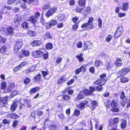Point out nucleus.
Instances as JSON below:
<instances>
[{
	"label": "nucleus",
	"mask_w": 130,
	"mask_h": 130,
	"mask_svg": "<svg viewBox=\"0 0 130 130\" xmlns=\"http://www.w3.org/2000/svg\"><path fill=\"white\" fill-rule=\"evenodd\" d=\"M93 20V17H90L89 18V20L87 23H85L82 24L81 27L83 29H84L91 30L94 28L92 21Z\"/></svg>",
	"instance_id": "nucleus-1"
},
{
	"label": "nucleus",
	"mask_w": 130,
	"mask_h": 130,
	"mask_svg": "<svg viewBox=\"0 0 130 130\" xmlns=\"http://www.w3.org/2000/svg\"><path fill=\"white\" fill-rule=\"evenodd\" d=\"M119 121V118L118 117H115L113 119L109 121V126L112 127L110 130H119L117 128L118 124Z\"/></svg>",
	"instance_id": "nucleus-2"
},
{
	"label": "nucleus",
	"mask_w": 130,
	"mask_h": 130,
	"mask_svg": "<svg viewBox=\"0 0 130 130\" xmlns=\"http://www.w3.org/2000/svg\"><path fill=\"white\" fill-rule=\"evenodd\" d=\"M41 14L39 12H35L34 13V15H31L29 18V20H27V21H29L33 24L34 26H36V24L37 23L38 20L40 17Z\"/></svg>",
	"instance_id": "nucleus-3"
},
{
	"label": "nucleus",
	"mask_w": 130,
	"mask_h": 130,
	"mask_svg": "<svg viewBox=\"0 0 130 130\" xmlns=\"http://www.w3.org/2000/svg\"><path fill=\"white\" fill-rule=\"evenodd\" d=\"M104 81H100V79H98L93 83L94 85H98L95 87V89L96 91L98 92H101L103 89L102 86L105 85Z\"/></svg>",
	"instance_id": "nucleus-4"
},
{
	"label": "nucleus",
	"mask_w": 130,
	"mask_h": 130,
	"mask_svg": "<svg viewBox=\"0 0 130 130\" xmlns=\"http://www.w3.org/2000/svg\"><path fill=\"white\" fill-rule=\"evenodd\" d=\"M85 103L87 106L89 107L92 110H93L97 106L96 101H92L90 99H88L87 101L85 102Z\"/></svg>",
	"instance_id": "nucleus-5"
},
{
	"label": "nucleus",
	"mask_w": 130,
	"mask_h": 130,
	"mask_svg": "<svg viewBox=\"0 0 130 130\" xmlns=\"http://www.w3.org/2000/svg\"><path fill=\"white\" fill-rule=\"evenodd\" d=\"M22 42L20 39L16 41L14 46L13 51L14 53H17L21 49L22 45Z\"/></svg>",
	"instance_id": "nucleus-6"
},
{
	"label": "nucleus",
	"mask_w": 130,
	"mask_h": 130,
	"mask_svg": "<svg viewBox=\"0 0 130 130\" xmlns=\"http://www.w3.org/2000/svg\"><path fill=\"white\" fill-rule=\"evenodd\" d=\"M43 54V51L39 50L33 51L31 53L32 56L34 58H41Z\"/></svg>",
	"instance_id": "nucleus-7"
},
{
	"label": "nucleus",
	"mask_w": 130,
	"mask_h": 130,
	"mask_svg": "<svg viewBox=\"0 0 130 130\" xmlns=\"http://www.w3.org/2000/svg\"><path fill=\"white\" fill-rule=\"evenodd\" d=\"M57 9L56 7H53L50 8L45 14L46 17L47 18H48L50 16H52L56 12Z\"/></svg>",
	"instance_id": "nucleus-8"
},
{
	"label": "nucleus",
	"mask_w": 130,
	"mask_h": 130,
	"mask_svg": "<svg viewBox=\"0 0 130 130\" xmlns=\"http://www.w3.org/2000/svg\"><path fill=\"white\" fill-rule=\"evenodd\" d=\"M120 98L122 101L121 103V105L123 107H124L125 105L127 99L126 98V97L125 96L124 92L123 91L121 92Z\"/></svg>",
	"instance_id": "nucleus-9"
},
{
	"label": "nucleus",
	"mask_w": 130,
	"mask_h": 130,
	"mask_svg": "<svg viewBox=\"0 0 130 130\" xmlns=\"http://www.w3.org/2000/svg\"><path fill=\"white\" fill-rule=\"evenodd\" d=\"M9 98L8 95H6L4 97L0 98V105L1 107L5 106V105L7 103Z\"/></svg>",
	"instance_id": "nucleus-10"
},
{
	"label": "nucleus",
	"mask_w": 130,
	"mask_h": 130,
	"mask_svg": "<svg viewBox=\"0 0 130 130\" xmlns=\"http://www.w3.org/2000/svg\"><path fill=\"white\" fill-rule=\"evenodd\" d=\"M129 72V69L128 68H125L119 71L118 74L119 77H122L125 75Z\"/></svg>",
	"instance_id": "nucleus-11"
},
{
	"label": "nucleus",
	"mask_w": 130,
	"mask_h": 130,
	"mask_svg": "<svg viewBox=\"0 0 130 130\" xmlns=\"http://www.w3.org/2000/svg\"><path fill=\"white\" fill-rule=\"evenodd\" d=\"M58 24V22L56 20H51L49 21L48 23H47L46 25V27L47 29H50L52 26H54Z\"/></svg>",
	"instance_id": "nucleus-12"
},
{
	"label": "nucleus",
	"mask_w": 130,
	"mask_h": 130,
	"mask_svg": "<svg viewBox=\"0 0 130 130\" xmlns=\"http://www.w3.org/2000/svg\"><path fill=\"white\" fill-rule=\"evenodd\" d=\"M22 55L19 54L18 57L20 59L24 57V56L26 57L29 56L30 54V52L28 50H22L21 51Z\"/></svg>",
	"instance_id": "nucleus-13"
},
{
	"label": "nucleus",
	"mask_w": 130,
	"mask_h": 130,
	"mask_svg": "<svg viewBox=\"0 0 130 130\" xmlns=\"http://www.w3.org/2000/svg\"><path fill=\"white\" fill-rule=\"evenodd\" d=\"M91 10V7L88 6L86 7L84 10L82 14L83 16L86 17L90 13Z\"/></svg>",
	"instance_id": "nucleus-14"
},
{
	"label": "nucleus",
	"mask_w": 130,
	"mask_h": 130,
	"mask_svg": "<svg viewBox=\"0 0 130 130\" xmlns=\"http://www.w3.org/2000/svg\"><path fill=\"white\" fill-rule=\"evenodd\" d=\"M5 32L7 35L12 36L14 35L13 29L11 26H9L6 28Z\"/></svg>",
	"instance_id": "nucleus-15"
},
{
	"label": "nucleus",
	"mask_w": 130,
	"mask_h": 130,
	"mask_svg": "<svg viewBox=\"0 0 130 130\" xmlns=\"http://www.w3.org/2000/svg\"><path fill=\"white\" fill-rule=\"evenodd\" d=\"M41 41L39 40H34L30 43V45L33 47H37L40 46L42 44Z\"/></svg>",
	"instance_id": "nucleus-16"
},
{
	"label": "nucleus",
	"mask_w": 130,
	"mask_h": 130,
	"mask_svg": "<svg viewBox=\"0 0 130 130\" xmlns=\"http://www.w3.org/2000/svg\"><path fill=\"white\" fill-rule=\"evenodd\" d=\"M91 43L88 41L84 42V48L83 49V51H86L91 48Z\"/></svg>",
	"instance_id": "nucleus-17"
},
{
	"label": "nucleus",
	"mask_w": 130,
	"mask_h": 130,
	"mask_svg": "<svg viewBox=\"0 0 130 130\" xmlns=\"http://www.w3.org/2000/svg\"><path fill=\"white\" fill-rule=\"evenodd\" d=\"M40 90V88L38 86H36L31 88L29 91V92L30 94H33L36 92L39 91Z\"/></svg>",
	"instance_id": "nucleus-18"
},
{
	"label": "nucleus",
	"mask_w": 130,
	"mask_h": 130,
	"mask_svg": "<svg viewBox=\"0 0 130 130\" xmlns=\"http://www.w3.org/2000/svg\"><path fill=\"white\" fill-rule=\"evenodd\" d=\"M115 65L117 68L121 66L122 64V60L120 58H117L116 60L114 62Z\"/></svg>",
	"instance_id": "nucleus-19"
},
{
	"label": "nucleus",
	"mask_w": 130,
	"mask_h": 130,
	"mask_svg": "<svg viewBox=\"0 0 130 130\" xmlns=\"http://www.w3.org/2000/svg\"><path fill=\"white\" fill-rule=\"evenodd\" d=\"M36 67L34 66H32L25 70L26 73L27 74L29 73H31L34 72L36 70Z\"/></svg>",
	"instance_id": "nucleus-20"
},
{
	"label": "nucleus",
	"mask_w": 130,
	"mask_h": 130,
	"mask_svg": "<svg viewBox=\"0 0 130 130\" xmlns=\"http://www.w3.org/2000/svg\"><path fill=\"white\" fill-rule=\"evenodd\" d=\"M106 74L103 73L102 74L99 76L100 78L98 79H100V81H102L103 80V81H104V82H105V84H106L107 81L108 80L107 78L105 79L104 78L106 77Z\"/></svg>",
	"instance_id": "nucleus-21"
},
{
	"label": "nucleus",
	"mask_w": 130,
	"mask_h": 130,
	"mask_svg": "<svg viewBox=\"0 0 130 130\" xmlns=\"http://www.w3.org/2000/svg\"><path fill=\"white\" fill-rule=\"evenodd\" d=\"M110 100V99H106L104 101V106L107 109L110 108V106L111 104Z\"/></svg>",
	"instance_id": "nucleus-22"
},
{
	"label": "nucleus",
	"mask_w": 130,
	"mask_h": 130,
	"mask_svg": "<svg viewBox=\"0 0 130 130\" xmlns=\"http://www.w3.org/2000/svg\"><path fill=\"white\" fill-rule=\"evenodd\" d=\"M66 75H62L57 81V84H60L63 83L66 80Z\"/></svg>",
	"instance_id": "nucleus-23"
},
{
	"label": "nucleus",
	"mask_w": 130,
	"mask_h": 130,
	"mask_svg": "<svg viewBox=\"0 0 130 130\" xmlns=\"http://www.w3.org/2000/svg\"><path fill=\"white\" fill-rule=\"evenodd\" d=\"M121 121L120 127L121 129H124L126 127L127 121L126 120L124 119H121Z\"/></svg>",
	"instance_id": "nucleus-24"
},
{
	"label": "nucleus",
	"mask_w": 130,
	"mask_h": 130,
	"mask_svg": "<svg viewBox=\"0 0 130 130\" xmlns=\"http://www.w3.org/2000/svg\"><path fill=\"white\" fill-rule=\"evenodd\" d=\"M75 58L78 59L79 62H81L84 60L83 58V54L82 53L77 54L75 56Z\"/></svg>",
	"instance_id": "nucleus-25"
},
{
	"label": "nucleus",
	"mask_w": 130,
	"mask_h": 130,
	"mask_svg": "<svg viewBox=\"0 0 130 130\" xmlns=\"http://www.w3.org/2000/svg\"><path fill=\"white\" fill-rule=\"evenodd\" d=\"M42 78L41 75L39 73L34 77L33 79L34 80L35 82H39L41 81Z\"/></svg>",
	"instance_id": "nucleus-26"
},
{
	"label": "nucleus",
	"mask_w": 130,
	"mask_h": 130,
	"mask_svg": "<svg viewBox=\"0 0 130 130\" xmlns=\"http://www.w3.org/2000/svg\"><path fill=\"white\" fill-rule=\"evenodd\" d=\"M17 106V102H14L11 105L10 109L12 112H13L16 110V108Z\"/></svg>",
	"instance_id": "nucleus-27"
},
{
	"label": "nucleus",
	"mask_w": 130,
	"mask_h": 130,
	"mask_svg": "<svg viewBox=\"0 0 130 130\" xmlns=\"http://www.w3.org/2000/svg\"><path fill=\"white\" fill-rule=\"evenodd\" d=\"M120 81L121 83H125L128 82L129 81V79L128 77L123 76L121 77Z\"/></svg>",
	"instance_id": "nucleus-28"
},
{
	"label": "nucleus",
	"mask_w": 130,
	"mask_h": 130,
	"mask_svg": "<svg viewBox=\"0 0 130 130\" xmlns=\"http://www.w3.org/2000/svg\"><path fill=\"white\" fill-rule=\"evenodd\" d=\"M78 3L79 6L85 7L86 6V0H78Z\"/></svg>",
	"instance_id": "nucleus-29"
},
{
	"label": "nucleus",
	"mask_w": 130,
	"mask_h": 130,
	"mask_svg": "<svg viewBox=\"0 0 130 130\" xmlns=\"http://www.w3.org/2000/svg\"><path fill=\"white\" fill-rule=\"evenodd\" d=\"M122 33L121 31L116 30L114 35L115 39L118 38L122 34Z\"/></svg>",
	"instance_id": "nucleus-30"
},
{
	"label": "nucleus",
	"mask_w": 130,
	"mask_h": 130,
	"mask_svg": "<svg viewBox=\"0 0 130 130\" xmlns=\"http://www.w3.org/2000/svg\"><path fill=\"white\" fill-rule=\"evenodd\" d=\"M82 91L83 93V94L85 96L91 95L89 90H88L87 88L85 89Z\"/></svg>",
	"instance_id": "nucleus-31"
},
{
	"label": "nucleus",
	"mask_w": 130,
	"mask_h": 130,
	"mask_svg": "<svg viewBox=\"0 0 130 130\" xmlns=\"http://www.w3.org/2000/svg\"><path fill=\"white\" fill-rule=\"evenodd\" d=\"M44 37L46 39H52L53 37L49 32H47L44 35Z\"/></svg>",
	"instance_id": "nucleus-32"
},
{
	"label": "nucleus",
	"mask_w": 130,
	"mask_h": 130,
	"mask_svg": "<svg viewBox=\"0 0 130 130\" xmlns=\"http://www.w3.org/2000/svg\"><path fill=\"white\" fill-rule=\"evenodd\" d=\"M20 122V120H14L13 121L12 126L13 128H16L18 126L19 122Z\"/></svg>",
	"instance_id": "nucleus-33"
},
{
	"label": "nucleus",
	"mask_w": 130,
	"mask_h": 130,
	"mask_svg": "<svg viewBox=\"0 0 130 130\" xmlns=\"http://www.w3.org/2000/svg\"><path fill=\"white\" fill-rule=\"evenodd\" d=\"M7 87L6 83L5 81H3L1 83V88L2 90H5Z\"/></svg>",
	"instance_id": "nucleus-34"
},
{
	"label": "nucleus",
	"mask_w": 130,
	"mask_h": 130,
	"mask_svg": "<svg viewBox=\"0 0 130 130\" xmlns=\"http://www.w3.org/2000/svg\"><path fill=\"white\" fill-rule=\"evenodd\" d=\"M53 47L52 44L51 43H48L45 45V48L46 50H49L52 49Z\"/></svg>",
	"instance_id": "nucleus-35"
},
{
	"label": "nucleus",
	"mask_w": 130,
	"mask_h": 130,
	"mask_svg": "<svg viewBox=\"0 0 130 130\" xmlns=\"http://www.w3.org/2000/svg\"><path fill=\"white\" fill-rule=\"evenodd\" d=\"M62 99L64 100L67 101L69 100L70 99V96L68 95L63 94L62 95Z\"/></svg>",
	"instance_id": "nucleus-36"
},
{
	"label": "nucleus",
	"mask_w": 130,
	"mask_h": 130,
	"mask_svg": "<svg viewBox=\"0 0 130 130\" xmlns=\"http://www.w3.org/2000/svg\"><path fill=\"white\" fill-rule=\"evenodd\" d=\"M110 105L111 107H117L118 106L117 103L115 99H113L111 102Z\"/></svg>",
	"instance_id": "nucleus-37"
},
{
	"label": "nucleus",
	"mask_w": 130,
	"mask_h": 130,
	"mask_svg": "<svg viewBox=\"0 0 130 130\" xmlns=\"http://www.w3.org/2000/svg\"><path fill=\"white\" fill-rule=\"evenodd\" d=\"M79 6H77L75 9V12L77 13H80L82 12V10L83 9V8L80 7Z\"/></svg>",
	"instance_id": "nucleus-38"
},
{
	"label": "nucleus",
	"mask_w": 130,
	"mask_h": 130,
	"mask_svg": "<svg viewBox=\"0 0 130 130\" xmlns=\"http://www.w3.org/2000/svg\"><path fill=\"white\" fill-rule=\"evenodd\" d=\"M43 12L41 13V17L40 19V23L43 25H44L45 23V20L44 19L43 17Z\"/></svg>",
	"instance_id": "nucleus-39"
},
{
	"label": "nucleus",
	"mask_w": 130,
	"mask_h": 130,
	"mask_svg": "<svg viewBox=\"0 0 130 130\" xmlns=\"http://www.w3.org/2000/svg\"><path fill=\"white\" fill-rule=\"evenodd\" d=\"M113 64L111 62H109L106 65V69L108 70H109L113 67Z\"/></svg>",
	"instance_id": "nucleus-40"
},
{
	"label": "nucleus",
	"mask_w": 130,
	"mask_h": 130,
	"mask_svg": "<svg viewBox=\"0 0 130 130\" xmlns=\"http://www.w3.org/2000/svg\"><path fill=\"white\" fill-rule=\"evenodd\" d=\"M128 4L127 3H124L122 5V10L124 11L127 10L128 9Z\"/></svg>",
	"instance_id": "nucleus-41"
},
{
	"label": "nucleus",
	"mask_w": 130,
	"mask_h": 130,
	"mask_svg": "<svg viewBox=\"0 0 130 130\" xmlns=\"http://www.w3.org/2000/svg\"><path fill=\"white\" fill-rule=\"evenodd\" d=\"M79 21L77 23H74L72 26V27L71 29L74 31H76L77 30V29L78 28V23L79 22Z\"/></svg>",
	"instance_id": "nucleus-42"
},
{
	"label": "nucleus",
	"mask_w": 130,
	"mask_h": 130,
	"mask_svg": "<svg viewBox=\"0 0 130 130\" xmlns=\"http://www.w3.org/2000/svg\"><path fill=\"white\" fill-rule=\"evenodd\" d=\"M84 98L83 95L80 94H78L77 97L75 99V101H78Z\"/></svg>",
	"instance_id": "nucleus-43"
},
{
	"label": "nucleus",
	"mask_w": 130,
	"mask_h": 130,
	"mask_svg": "<svg viewBox=\"0 0 130 130\" xmlns=\"http://www.w3.org/2000/svg\"><path fill=\"white\" fill-rule=\"evenodd\" d=\"M110 109V111L113 112H118L120 111L119 108L117 107H112Z\"/></svg>",
	"instance_id": "nucleus-44"
},
{
	"label": "nucleus",
	"mask_w": 130,
	"mask_h": 130,
	"mask_svg": "<svg viewBox=\"0 0 130 130\" xmlns=\"http://www.w3.org/2000/svg\"><path fill=\"white\" fill-rule=\"evenodd\" d=\"M112 36L110 35H108L106 37L105 40L108 42H109L112 38Z\"/></svg>",
	"instance_id": "nucleus-45"
},
{
	"label": "nucleus",
	"mask_w": 130,
	"mask_h": 130,
	"mask_svg": "<svg viewBox=\"0 0 130 130\" xmlns=\"http://www.w3.org/2000/svg\"><path fill=\"white\" fill-rule=\"evenodd\" d=\"M43 54H42L41 57H42L44 60H46L48 58L49 55L48 53L47 52V53H44V52L43 51Z\"/></svg>",
	"instance_id": "nucleus-46"
},
{
	"label": "nucleus",
	"mask_w": 130,
	"mask_h": 130,
	"mask_svg": "<svg viewBox=\"0 0 130 130\" xmlns=\"http://www.w3.org/2000/svg\"><path fill=\"white\" fill-rule=\"evenodd\" d=\"M28 23L25 21L23 22L21 24L22 27L25 29L28 28Z\"/></svg>",
	"instance_id": "nucleus-47"
},
{
	"label": "nucleus",
	"mask_w": 130,
	"mask_h": 130,
	"mask_svg": "<svg viewBox=\"0 0 130 130\" xmlns=\"http://www.w3.org/2000/svg\"><path fill=\"white\" fill-rule=\"evenodd\" d=\"M27 61H24L22 62L19 65L21 69L24 66L26 65L27 64Z\"/></svg>",
	"instance_id": "nucleus-48"
},
{
	"label": "nucleus",
	"mask_w": 130,
	"mask_h": 130,
	"mask_svg": "<svg viewBox=\"0 0 130 130\" xmlns=\"http://www.w3.org/2000/svg\"><path fill=\"white\" fill-rule=\"evenodd\" d=\"M87 65L86 64H85L82 65L80 67L81 70L82 71H82L83 72H85L86 71L87 69L86 68L87 67Z\"/></svg>",
	"instance_id": "nucleus-49"
},
{
	"label": "nucleus",
	"mask_w": 130,
	"mask_h": 130,
	"mask_svg": "<svg viewBox=\"0 0 130 130\" xmlns=\"http://www.w3.org/2000/svg\"><path fill=\"white\" fill-rule=\"evenodd\" d=\"M80 114V111L78 109H75L74 110L73 115H74L75 116H78Z\"/></svg>",
	"instance_id": "nucleus-50"
},
{
	"label": "nucleus",
	"mask_w": 130,
	"mask_h": 130,
	"mask_svg": "<svg viewBox=\"0 0 130 130\" xmlns=\"http://www.w3.org/2000/svg\"><path fill=\"white\" fill-rule=\"evenodd\" d=\"M31 80L29 78L26 77L24 80V83L25 85H27L30 83Z\"/></svg>",
	"instance_id": "nucleus-51"
},
{
	"label": "nucleus",
	"mask_w": 130,
	"mask_h": 130,
	"mask_svg": "<svg viewBox=\"0 0 130 130\" xmlns=\"http://www.w3.org/2000/svg\"><path fill=\"white\" fill-rule=\"evenodd\" d=\"M102 63V62L101 61L96 60L95 62V65L97 67H99L100 66V64Z\"/></svg>",
	"instance_id": "nucleus-52"
},
{
	"label": "nucleus",
	"mask_w": 130,
	"mask_h": 130,
	"mask_svg": "<svg viewBox=\"0 0 130 130\" xmlns=\"http://www.w3.org/2000/svg\"><path fill=\"white\" fill-rule=\"evenodd\" d=\"M19 117V116L17 114L12 113L11 119H17Z\"/></svg>",
	"instance_id": "nucleus-53"
},
{
	"label": "nucleus",
	"mask_w": 130,
	"mask_h": 130,
	"mask_svg": "<svg viewBox=\"0 0 130 130\" xmlns=\"http://www.w3.org/2000/svg\"><path fill=\"white\" fill-rule=\"evenodd\" d=\"M85 103H81L79 104V108L80 109H84L85 107Z\"/></svg>",
	"instance_id": "nucleus-54"
},
{
	"label": "nucleus",
	"mask_w": 130,
	"mask_h": 130,
	"mask_svg": "<svg viewBox=\"0 0 130 130\" xmlns=\"http://www.w3.org/2000/svg\"><path fill=\"white\" fill-rule=\"evenodd\" d=\"M6 49V47L5 45L2 46L0 48V51L2 53L5 52Z\"/></svg>",
	"instance_id": "nucleus-55"
},
{
	"label": "nucleus",
	"mask_w": 130,
	"mask_h": 130,
	"mask_svg": "<svg viewBox=\"0 0 130 130\" xmlns=\"http://www.w3.org/2000/svg\"><path fill=\"white\" fill-rule=\"evenodd\" d=\"M42 75L43 77L45 78L46 76L48 74L49 72L48 71H41Z\"/></svg>",
	"instance_id": "nucleus-56"
},
{
	"label": "nucleus",
	"mask_w": 130,
	"mask_h": 130,
	"mask_svg": "<svg viewBox=\"0 0 130 130\" xmlns=\"http://www.w3.org/2000/svg\"><path fill=\"white\" fill-rule=\"evenodd\" d=\"M18 93V92L17 90H14L13 91L11 94V98H12L14 96L16 95Z\"/></svg>",
	"instance_id": "nucleus-57"
},
{
	"label": "nucleus",
	"mask_w": 130,
	"mask_h": 130,
	"mask_svg": "<svg viewBox=\"0 0 130 130\" xmlns=\"http://www.w3.org/2000/svg\"><path fill=\"white\" fill-rule=\"evenodd\" d=\"M58 18L60 20H63L65 18L64 14V13H62L60 14Z\"/></svg>",
	"instance_id": "nucleus-58"
},
{
	"label": "nucleus",
	"mask_w": 130,
	"mask_h": 130,
	"mask_svg": "<svg viewBox=\"0 0 130 130\" xmlns=\"http://www.w3.org/2000/svg\"><path fill=\"white\" fill-rule=\"evenodd\" d=\"M20 69H21V68L19 65H18L16 66L13 69V70L14 72H16L19 70Z\"/></svg>",
	"instance_id": "nucleus-59"
},
{
	"label": "nucleus",
	"mask_w": 130,
	"mask_h": 130,
	"mask_svg": "<svg viewBox=\"0 0 130 130\" xmlns=\"http://www.w3.org/2000/svg\"><path fill=\"white\" fill-rule=\"evenodd\" d=\"M79 20V18L76 16L72 18V21L74 23H77V22Z\"/></svg>",
	"instance_id": "nucleus-60"
},
{
	"label": "nucleus",
	"mask_w": 130,
	"mask_h": 130,
	"mask_svg": "<svg viewBox=\"0 0 130 130\" xmlns=\"http://www.w3.org/2000/svg\"><path fill=\"white\" fill-rule=\"evenodd\" d=\"M89 90L91 94H92V93L95 91V88L92 86L89 87Z\"/></svg>",
	"instance_id": "nucleus-61"
},
{
	"label": "nucleus",
	"mask_w": 130,
	"mask_h": 130,
	"mask_svg": "<svg viewBox=\"0 0 130 130\" xmlns=\"http://www.w3.org/2000/svg\"><path fill=\"white\" fill-rule=\"evenodd\" d=\"M89 71L91 73H94L95 72L94 68L93 67H91L89 68Z\"/></svg>",
	"instance_id": "nucleus-62"
},
{
	"label": "nucleus",
	"mask_w": 130,
	"mask_h": 130,
	"mask_svg": "<svg viewBox=\"0 0 130 130\" xmlns=\"http://www.w3.org/2000/svg\"><path fill=\"white\" fill-rule=\"evenodd\" d=\"M28 35L30 37H32L35 35L34 32L31 30L28 31Z\"/></svg>",
	"instance_id": "nucleus-63"
},
{
	"label": "nucleus",
	"mask_w": 130,
	"mask_h": 130,
	"mask_svg": "<svg viewBox=\"0 0 130 130\" xmlns=\"http://www.w3.org/2000/svg\"><path fill=\"white\" fill-rule=\"evenodd\" d=\"M82 45V43L81 41H79L76 44V47L78 48H81Z\"/></svg>",
	"instance_id": "nucleus-64"
}]
</instances>
